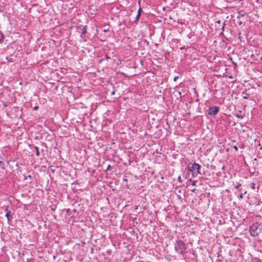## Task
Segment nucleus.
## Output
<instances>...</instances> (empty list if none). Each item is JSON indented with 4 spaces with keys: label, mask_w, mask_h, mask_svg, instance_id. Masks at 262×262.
I'll use <instances>...</instances> for the list:
<instances>
[{
    "label": "nucleus",
    "mask_w": 262,
    "mask_h": 262,
    "mask_svg": "<svg viewBox=\"0 0 262 262\" xmlns=\"http://www.w3.org/2000/svg\"><path fill=\"white\" fill-rule=\"evenodd\" d=\"M244 99H248V95H246V96H244Z\"/></svg>",
    "instance_id": "obj_13"
},
{
    "label": "nucleus",
    "mask_w": 262,
    "mask_h": 262,
    "mask_svg": "<svg viewBox=\"0 0 262 262\" xmlns=\"http://www.w3.org/2000/svg\"><path fill=\"white\" fill-rule=\"evenodd\" d=\"M142 11V9L140 8L138 10V14H141V12Z\"/></svg>",
    "instance_id": "obj_10"
},
{
    "label": "nucleus",
    "mask_w": 262,
    "mask_h": 262,
    "mask_svg": "<svg viewBox=\"0 0 262 262\" xmlns=\"http://www.w3.org/2000/svg\"><path fill=\"white\" fill-rule=\"evenodd\" d=\"M175 248L178 252L183 254V252L185 251L186 247L183 241H179L177 242V244Z\"/></svg>",
    "instance_id": "obj_3"
},
{
    "label": "nucleus",
    "mask_w": 262,
    "mask_h": 262,
    "mask_svg": "<svg viewBox=\"0 0 262 262\" xmlns=\"http://www.w3.org/2000/svg\"><path fill=\"white\" fill-rule=\"evenodd\" d=\"M243 194H241L240 195V198H241V199H242V198H243Z\"/></svg>",
    "instance_id": "obj_19"
},
{
    "label": "nucleus",
    "mask_w": 262,
    "mask_h": 262,
    "mask_svg": "<svg viewBox=\"0 0 262 262\" xmlns=\"http://www.w3.org/2000/svg\"><path fill=\"white\" fill-rule=\"evenodd\" d=\"M178 76H175V77H174V78H173V80H174V81H177V80L178 79Z\"/></svg>",
    "instance_id": "obj_9"
},
{
    "label": "nucleus",
    "mask_w": 262,
    "mask_h": 262,
    "mask_svg": "<svg viewBox=\"0 0 262 262\" xmlns=\"http://www.w3.org/2000/svg\"><path fill=\"white\" fill-rule=\"evenodd\" d=\"M234 149L236 150V151H237L238 150V147L236 146H234Z\"/></svg>",
    "instance_id": "obj_12"
},
{
    "label": "nucleus",
    "mask_w": 262,
    "mask_h": 262,
    "mask_svg": "<svg viewBox=\"0 0 262 262\" xmlns=\"http://www.w3.org/2000/svg\"><path fill=\"white\" fill-rule=\"evenodd\" d=\"M219 111V108L217 106H212L209 107L208 113L209 115H215Z\"/></svg>",
    "instance_id": "obj_4"
},
{
    "label": "nucleus",
    "mask_w": 262,
    "mask_h": 262,
    "mask_svg": "<svg viewBox=\"0 0 262 262\" xmlns=\"http://www.w3.org/2000/svg\"><path fill=\"white\" fill-rule=\"evenodd\" d=\"M192 192H194L195 191V188H192V189L191 190Z\"/></svg>",
    "instance_id": "obj_17"
},
{
    "label": "nucleus",
    "mask_w": 262,
    "mask_h": 262,
    "mask_svg": "<svg viewBox=\"0 0 262 262\" xmlns=\"http://www.w3.org/2000/svg\"><path fill=\"white\" fill-rule=\"evenodd\" d=\"M247 193V191H246L245 192H244V194H246Z\"/></svg>",
    "instance_id": "obj_24"
},
{
    "label": "nucleus",
    "mask_w": 262,
    "mask_h": 262,
    "mask_svg": "<svg viewBox=\"0 0 262 262\" xmlns=\"http://www.w3.org/2000/svg\"><path fill=\"white\" fill-rule=\"evenodd\" d=\"M195 183H196L195 181H193L192 183V186H195Z\"/></svg>",
    "instance_id": "obj_14"
},
{
    "label": "nucleus",
    "mask_w": 262,
    "mask_h": 262,
    "mask_svg": "<svg viewBox=\"0 0 262 262\" xmlns=\"http://www.w3.org/2000/svg\"><path fill=\"white\" fill-rule=\"evenodd\" d=\"M86 27L85 26L82 27V33L85 34V33H86Z\"/></svg>",
    "instance_id": "obj_5"
},
{
    "label": "nucleus",
    "mask_w": 262,
    "mask_h": 262,
    "mask_svg": "<svg viewBox=\"0 0 262 262\" xmlns=\"http://www.w3.org/2000/svg\"><path fill=\"white\" fill-rule=\"evenodd\" d=\"M239 186H241V184H239L238 185L235 186V188L237 189V188H238Z\"/></svg>",
    "instance_id": "obj_15"
},
{
    "label": "nucleus",
    "mask_w": 262,
    "mask_h": 262,
    "mask_svg": "<svg viewBox=\"0 0 262 262\" xmlns=\"http://www.w3.org/2000/svg\"><path fill=\"white\" fill-rule=\"evenodd\" d=\"M140 14H138L137 17H136L137 20H138L139 19V18L140 17Z\"/></svg>",
    "instance_id": "obj_11"
},
{
    "label": "nucleus",
    "mask_w": 262,
    "mask_h": 262,
    "mask_svg": "<svg viewBox=\"0 0 262 262\" xmlns=\"http://www.w3.org/2000/svg\"><path fill=\"white\" fill-rule=\"evenodd\" d=\"M178 180H179V181H181V177H179L178 178Z\"/></svg>",
    "instance_id": "obj_22"
},
{
    "label": "nucleus",
    "mask_w": 262,
    "mask_h": 262,
    "mask_svg": "<svg viewBox=\"0 0 262 262\" xmlns=\"http://www.w3.org/2000/svg\"><path fill=\"white\" fill-rule=\"evenodd\" d=\"M236 116L238 118H242V117L241 115H237Z\"/></svg>",
    "instance_id": "obj_18"
},
{
    "label": "nucleus",
    "mask_w": 262,
    "mask_h": 262,
    "mask_svg": "<svg viewBox=\"0 0 262 262\" xmlns=\"http://www.w3.org/2000/svg\"><path fill=\"white\" fill-rule=\"evenodd\" d=\"M249 231L251 235L253 236H257L261 233V226L257 224H253Z\"/></svg>",
    "instance_id": "obj_1"
},
{
    "label": "nucleus",
    "mask_w": 262,
    "mask_h": 262,
    "mask_svg": "<svg viewBox=\"0 0 262 262\" xmlns=\"http://www.w3.org/2000/svg\"><path fill=\"white\" fill-rule=\"evenodd\" d=\"M10 213V211L7 212L6 213V216H7V219H8V220H9Z\"/></svg>",
    "instance_id": "obj_8"
},
{
    "label": "nucleus",
    "mask_w": 262,
    "mask_h": 262,
    "mask_svg": "<svg viewBox=\"0 0 262 262\" xmlns=\"http://www.w3.org/2000/svg\"><path fill=\"white\" fill-rule=\"evenodd\" d=\"M255 184L254 183H252L251 184V189H252L253 190H255Z\"/></svg>",
    "instance_id": "obj_7"
},
{
    "label": "nucleus",
    "mask_w": 262,
    "mask_h": 262,
    "mask_svg": "<svg viewBox=\"0 0 262 262\" xmlns=\"http://www.w3.org/2000/svg\"><path fill=\"white\" fill-rule=\"evenodd\" d=\"M188 168L190 171L192 172V176L193 177H195L198 176V174L200 173L201 166L197 164L194 163L191 166L189 165Z\"/></svg>",
    "instance_id": "obj_2"
},
{
    "label": "nucleus",
    "mask_w": 262,
    "mask_h": 262,
    "mask_svg": "<svg viewBox=\"0 0 262 262\" xmlns=\"http://www.w3.org/2000/svg\"><path fill=\"white\" fill-rule=\"evenodd\" d=\"M37 108H38V106H35L34 108L35 110H37Z\"/></svg>",
    "instance_id": "obj_23"
},
{
    "label": "nucleus",
    "mask_w": 262,
    "mask_h": 262,
    "mask_svg": "<svg viewBox=\"0 0 262 262\" xmlns=\"http://www.w3.org/2000/svg\"><path fill=\"white\" fill-rule=\"evenodd\" d=\"M114 94H115V92H114V91H112V92H111V94H112V95H114Z\"/></svg>",
    "instance_id": "obj_20"
},
{
    "label": "nucleus",
    "mask_w": 262,
    "mask_h": 262,
    "mask_svg": "<svg viewBox=\"0 0 262 262\" xmlns=\"http://www.w3.org/2000/svg\"><path fill=\"white\" fill-rule=\"evenodd\" d=\"M35 149L36 150V155L37 156H39V151L38 150V148L37 146H35Z\"/></svg>",
    "instance_id": "obj_6"
},
{
    "label": "nucleus",
    "mask_w": 262,
    "mask_h": 262,
    "mask_svg": "<svg viewBox=\"0 0 262 262\" xmlns=\"http://www.w3.org/2000/svg\"><path fill=\"white\" fill-rule=\"evenodd\" d=\"M192 192H194L195 191V188H192V189L191 190Z\"/></svg>",
    "instance_id": "obj_16"
},
{
    "label": "nucleus",
    "mask_w": 262,
    "mask_h": 262,
    "mask_svg": "<svg viewBox=\"0 0 262 262\" xmlns=\"http://www.w3.org/2000/svg\"><path fill=\"white\" fill-rule=\"evenodd\" d=\"M216 23L220 24L221 23L220 20H218L216 21Z\"/></svg>",
    "instance_id": "obj_21"
}]
</instances>
